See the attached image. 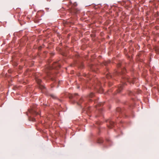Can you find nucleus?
<instances>
[{
  "mask_svg": "<svg viewBox=\"0 0 159 159\" xmlns=\"http://www.w3.org/2000/svg\"><path fill=\"white\" fill-rule=\"evenodd\" d=\"M98 143H102V140L101 139L99 140H98Z\"/></svg>",
  "mask_w": 159,
  "mask_h": 159,
  "instance_id": "4",
  "label": "nucleus"
},
{
  "mask_svg": "<svg viewBox=\"0 0 159 159\" xmlns=\"http://www.w3.org/2000/svg\"><path fill=\"white\" fill-rule=\"evenodd\" d=\"M36 80L38 84H40L41 83V80L39 79H37Z\"/></svg>",
  "mask_w": 159,
  "mask_h": 159,
  "instance_id": "2",
  "label": "nucleus"
},
{
  "mask_svg": "<svg viewBox=\"0 0 159 159\" xmlns=\"http://www.w3.org/2000/svg\"><path fill=\"white\" fill-rule=\"evenodd\" d=\"M31 120L33 121H35V119L34 118H32Z\"/></svg>",
  "mask_w": 159,
  "mask_h": 159,
  "instance_id": "6",
  "label": "nucleus"
},
{
  "mask_svg": "<svg viewBox=\"0 0 159 159\" xmlns=\"http://www.w3.org/2000/svg\"><path fill=\"white\" fill-rule=\"evenodd\" d=\"M51 97L53 98H55V97L54 95H51Z\"/></svg>",
  "mask_w": 159,
  "mask_h": 159,
  "instance_id": "7",
  "label": "nucleus"
},
{
  "mask_svg": "<svg viewBox=\"0 0 159 159\" xmlns=\"http://www.w3.org/2000/svg\"><path fill=\"white\" fill-rule=\"evenodd\" d=\"M123 88V86L122 85H120L118 88V89L119 90V91L120 92L121 90Z\"/></svg>",
  "mask_w": 159,
  "mask_h": 159,
  "instance_id": "3",
  "label": "nucleus"
},
{
  "mask_svg": "<svg viewBox=\"0 0 159 159\" xmlns=\"http://www.w3.org/2000/svg\"><path fill=\"white\" fill-rule=\"evenodd\" d=\"M34 114L36 115H39V113L37 112H36V111H35L34 112Z\"/></svg>",
  "mask_w": 159,
  "mask_h": 159,
  "instance_id": "5",
  "label": "nucleus"
},
{
  "mask_svg": "<svg viewBox=\"0 0 159 159\" xmlns=\"http://www.w3.org/2000/svg\"><path fill=\"white\" fill-rule=\"evenodd\" d=\"M135 80L136 79H134L132 80L131 79L129 78L128 77L126 76L125 78H123V79L121 81V82L124 85L125 84L124 82V81H126L129 82L134 83L135 82Z\"/></svg>",
  "mask_w": 159,
  "mask_h": 159,
  "instance_id": "1",
  "label": "nucleus"
}]
</instances>
